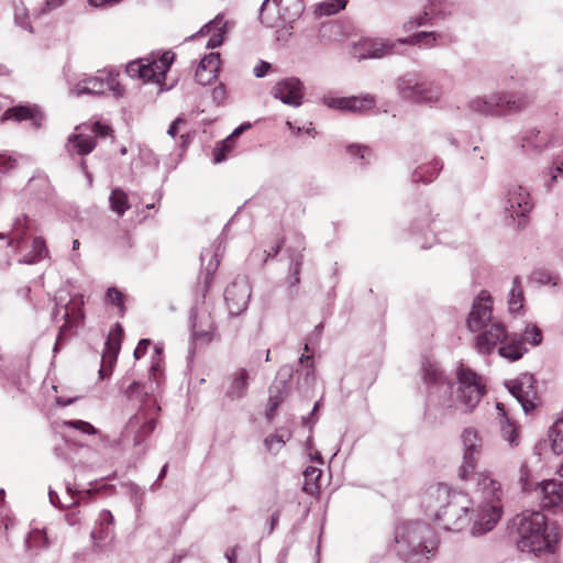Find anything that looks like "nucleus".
<instances>
[{"label":"nucleus","mask_w":563,"mask_h":563,"mask_svg":"<svg viewBox=\"0 0 563 563\" xmlns=\"http://www.w3.org/2000/svg\"><path fill=\"white\" fill-rule=\"evenodd\" d=\"M470 479L474 483L475 498L477 507L471 528V533L474 537L483 536L492 531L500 519L503 505L501 498L504 495L501 484L492 477L488 472L468 473Z\"/></svg>","instance_id":"obj_1"},{"label":"nucleus","mask_w":563,"mask_h":563,"mask_svg":"<svg viewBox=\"0 0 563 563\" xmlns=\"http://www.w3.org/2000/svg\"><path fill=\"white\" fill-rule=\"evenodd\" d=\"M426 505L428 509L434 510V520L448 531H461L471 521V499L464 493L451 492L446 485L430 487Z\"/></svg>","instance_id":"obj_2"},{"label":"nucleus","mask_w":563,"mask_h":563,"mask_svg":"<svg viewBox=\"0 0 563 563\" xmlns=\"http://www.w3.org/2000/svg\"><path fill=\"white\" fill-rule=\"evenodd\" d=\"M395 541L398 555L408 563H422L429 560V554H432L438 545L431 527L418 520L398 526Z\"/></svg>","instance_id":"obj_3"},{"label":"nucleus","mask_w":563,"mask_h":563,"mask_svg":"<svg viewBox=\"0 0 563 563\" xmlns=\"http://www.w3.org/2000/svg\"><path fill=\"white\" fill-rule=\"evenodd\" d=\"M517 532V548L521 552L538 555L542 551H552V543L547 534V518L540 511L526 510L512 520Z\"/></svg>","instance_id":"obj_4"},{"label":"nucleus","mask_w":563,"mask_h":563,"mask_svg":"<svg viewBox=\"0 0 563 563\" xmlns=\"http://www.w3.org/2000/svg\"><path fill=\"white\" fill-rule=\"evenodd\" d=\"M533 99L520 92L492 93L484 97H475L467 103V109L479 115H506L525 110Z\"/></svg>","instance_id":"obj_5"},{"label":"nucleus","mask_w":563,"mask_h":563,"mask_svg":"<svg viewBox=\"0 0 563 563\" xmlns=\"http://www.w3.org/2000/svg\"><path fill=\"white\" fill-rule=\"evenodd\" d=\"M303 10V0H264L260 20L267 27L285 25L296 21Z\"/></svg>","instance_id":"obj_6"},{"label":"nucleus","mask_w":563,"mask_h":563,"mask_svg":"<svg viewBox=\"0 0 563 563\" xmlns=\"http://www.w3.org/2000/svg\"><path fill=\"white\" fill-rule=\"evenodd\" d=\"M398 95L415 103H433L440 99V91L432 82L424 81L417 71H409L397 81Z\"/></svg>","instance_id":"obj_7"},{"label":"nucleus","mask_w":563,"mask_h":563,"mask_svg":"<svg viewBox=\"0 0 563 563\" xmlns=\"http://www.w3.org/2000/svg\"><path fill=\"white\" fill-rule=\"evenodd\" d=\"M485 394L481 377L472 369L461 366L457 369V400L467 410L474 409Z\"/></svg>","instance_id":"obj_8"},{"label":"nucleus","mask_w":563,"mask_h":563,"mask_svg":"<svg viewBox=\"0 0 563 563\" xmlns=\"http://www.w3.org/2000/svg\"><path fill=\"white\" fill-rule=\"evenodd\" d=\"M422 379L428 388V402H434V396L439 397L452 395L453 385L446 378L439 363L426 360L422 363Z\"/></svg>","instance_id":"obj_9"},{"label":"nucleus","mask_w":563,"mask_h":563,"mask_svg":"<svg viewBox=\"0 0 563 563\" xmlns=\"http://www.w3.org/2000/svg\"><path fill=\"white\" fill-rule=\"evenodd\" d=\"M536 378L532 374H521L516 379L506 383L509 393L520 404L525 413L534 410L538 400V390L536 386Z\"/></svg>","instance_id":"obj_10"},{"label":"nucleus","mask_w":563,"mask_h":563,"mask_svg":"<svg viewBox=\"0 0 563 563\" xmlns=\"http://www.w3.org/2000/svg\"><path fill=\"white\" fill-rule=\"evenodd\" d=\"M399 41L365 38L355 43L352 54L358 60L366 58H382L388 55L401 54Z\"/></svg>","instance_id":"obj_11"},{"label":"nucleus","mask_w":563,"mask_h":563,"mask_svg":"<svg viewBox=\"0 0 563 563\" xmlns=\"http://www.w3.org/2000/svg\"><path fill=\"white\" fill-rule=\"evenodd\" d=\"M251 298V286L245 277L235 278L224 290V300L231 316L246 310Z\"/></svg>","instance_id":"obj_12"},{"label":"nucleus","mask_w":563,"mask_h":563,"mask_svg":"<svg viewBox=\"0 0 563 563\" xmlns=\"http://www.w3.org/2000/svg\"><path fill=\"white\" fill-rule=\"evenodd\" d=\"M453 12V3L448 0H429L423 12L404 24L406 31L433 25L434 20H443Z\"/></svg>","instance_id":"obj_13"},{"label":"nucleus","mask_w":563,"mask_h":563,"mask_svg":"<svg viewBox=\"0 0 563 563\" xmlns=\"http://www.w3.org/2000/svg\"><path fill=\"white\" fill-rule=\"evenodd\" d=\"M463 443V463L460 467V476L462 479L468 477V473H472L477 464V461L482 453V440L478 433L473 428H466L462 432Z\"/></svg>","instance_id":"obj_14"},{"label":"nucleus","mask_w":563,"mask_h":563,"mask_svg":"<svg viewBox=\"0 0 563 563\" xmlns=\"http://www.w3.org/2000/svg\"><path fill=\"white\" fill-rule=\"evenodd\" d=\"M122 336L123 328L119 322H117L111 329L104 343V350L101 356V366L99 369V376L101 379L109 377L112 373L113 365L115 364L121 350Z\"/></svg>","instance_id":"obj_15"},{"label":"nucleus","mask_w":563,"mask_h":563,"mask_svg":"<svg viewBox=\"0 0 563 563\" xmlns=\"http://www.w3.org/2000/svg\"><path fill=\"white\" fill-rule=\"evenodd\" d=\"M492 317L493 308L490 305V296L487 291L482 290L473 302L466 325L470 331L477 332L488 325V322L492 321Z\"/></svg>","instance_id":"obj_16"},{"label":"nucleus","mask_w":563,"mask_h":563,"mask_svg":"<svg viewBox=\"0 0 563 563\" xmlns=\"http://www.w3.org/2000/svg\"><path fill=\"white\" fill-rule=\"evenodd\" d=\"M563 143V135L560 132L541 133L537 129H528L521 136V147L527 153H541L544 150L561 145Z\"/></svg>","instance_id":"obj_17"},{"label":"nucleus","mask_w":563,"mask_h":563,"mask_svg":"<svg viewBox=\"0 0 563 563\" xmlns=\"http://www.w3.org/2000/svg\"><path fill=\"white\" fill-rule=\"evenodd\" d=\"M508 339L506 327L499 322H492L475 338V346L478 353L489 355L495 349Z\"/></svg>","instance_id":"obj_18"},{"label":"nucleus","mask_w":563,"mask_h":563,"mask_svg":"<svg viewBox=\"0 0 563 563\" xmlns=\"http://www.w3.org/2000/svg\"><path fill=\"white\" fill-rule=\"evenodd\" d=\"M272 96L285 104L299 107L303 99V85L296 77L285 78L272 88Z\"/></svg>","instance_id":"obj_19"},{"label":"nucleus","mask_w":563,"mask_h":563,"mask_svg":"<svg viewBox=\"0 0 563 563\" xmlns=\"http://www.w3.org/2000/svg\"><path fill=\"white\" fill-rule=\"evenodd\" d=\"M506 210L511 218H526L533 209L529 191L521 185L511 186L507 194Z\"/></svg>","instance_id":"obj_20"},{"label":"nucleus","mask_w":563,"mask_h":563,"mask_svg":"<svg viewBox=\"0 0 563 563\" xmlns=\"http://www.w3.org/2000/svg\"><path fill=\"white\" fill-rule=\"evenodd\" d=\"M375 97L366 93L361 97H324L323 103L329 108L363 113L371 110L375 106Z\"/></svg>","instance_id":"obj_21"},{"label":"nucleus","mask_w":563,"mask_h":563,"mask_svg":"<svg viewBox=\"0 0 563 563\" xmlns=\"http://www.w3.org/2000/svg\"><path fill=\"white\" fill-rule=\"evenodd\" d=\"M155 418H147L143 408H140L139 411L133 415L126 423V430L135 433V445H140L155 430Z\"/></svg>","instance_id":"obj_22"},{"label":"nucleus","mask_w":563,"mask_h":563,"mask_svg":"<svg viewBox=\"0 0 563 563\" xmlns=\"http://www.w3.org/2000/svg\"><path fill=\"white\" fill-rule=\"evenodd\" d=\"M114 76L108 74L106 77L99 75L80 80L70 93L79 97L82 95L104 93L107 88H113Z\"/></svg>","instance_id":"obj_23"},{"label":"nucleus","mask_w":563,"mask_h":563,"mask_svg":"<svg viewBox=\"0 0 563 563\" xmlns=\"http://www.w3.org/2000/svg\"><path fill=\"white\" fill-rule=\"evenodd\" d=\"M114 534V517L110 510L103 509L99 512L97 522L90 532V538L95 547H100L101 542L111 540Z\"/></svg>","instance_id":"obj_24"},{"label":"nucleus","mask_w":563,"mask_h":563,"mask_svg":"<svg viewBox=\"0 0 563 563\" xmlns=\"http://www.w3.org/2000/svg\"><path fill=\"white\" fill-rule=\"evenodd\" d=\"M301 244H302V241L300 240L298 250L288 247L286 251L288 260H289L288 291L291 296L297 294V287L300 283V273H301L302 263H303L302 252L305 250V247Z\"/></svg>","instance_id":"obj_25"},{"label":"nucleus","mask_w":563,"mask_h":563,"mask_svg":"<svg viewBox=\"0 0 563 563\" xmlns=\"http://www.w3.org/2000/svg\"><path fill=\"white\" fill-rule=\"evenodd\" d=\"M220 54L219 53H210L206 55L200 63L195 73L196 81L202 86L209 85L213 79L217 78V74L220 69Z\"/></svg>","instance_id":"obj_26"},{"label":"nucleus","mask_w":563,"mask_h":563,"mask_svg":"<svg viewBox=\"0 0 563 563\" xmlns=\"http://www.w3.org/2000/svg\"><path fill=\"white\" fill-rule=\"evenodd\" d=\"M97 145L93 135L90 132L80 129L70 134L67 140V150L70 154L85 156L90 154Z\"/></svg>","instance_id":"obj_27"},{"label":"nucleus","mask_w":563,"mask_h":563,"mask_svg":"<svg viewBox=\"0 0 563 563\" xmlns=\"http://www.w3.org/2000/svg\"><path fill=\"white\" fill-rule=\"evenodd\" d=\"M227 25L228 22L224 21V14L219 13L212 21L205 24L198 34L203 35L212 32L208 40L207 47L213 49L222 45L227 33Z\"/></svg>","instance_id":"obj_28"},{"label":"nucleus","mask_w":563,"mask_h":563,"mask_svg":"<svg viewBox=\"0 0 563 563\" xmlns=\"http://www.w3.org/2000/svg\"><path fill=\"white\" fill-rule=\"evenodd\" d=\"M527 351L522 335L516 333H508V339L498 346V354L510 362L520 360Z\"/></svg>","instance_id":"obj_29"},{"label":"nucleus","mask_w":563,"mask_h":563,"mask_svg":"<svg viewBox=\"0 0 563 563\" xmlns=\"http://www.w3.org/2000/svg\"><path fill=\"white\" fill-rule=\"evenodd\" d=\"M249 372L245 368H239L232 374L224 397L230 401L243 399L249 390Z\"/></svg>","instance_id":"obj_30"},{"label":"nucleus","mask_w":563,"mask_h":563,"mask_svg":"<svg viewBox=\"0 0 563 563\" xmlns=\"http://www.w3.org/2000/svg\"><path fill=\"white\" fill-rule=\"evenodd\" d=\"M543 507L559 506L563 501V482L555 479L544 481L538 484Z\"/></svg>","instance_id":"obj_31"},{"label":"nucleus","mask_w":563,"mask_h":563,"mask_svg":"<svg viewBox=\"0 0 563 563\" xmlns=\"http://www.w3.org/2000/svg\"><path fill=\"white\" fill-rule=\"evenodd\" d=\"M292 368L283 366L277 373V377L269 387V398L278 404H283L288 395V379L290 378Z\"/></svg>","instance_id":"obj_32"},{"label":"nucleus","mask_w":563,"mask_h":563,"mask_svg":"<svg viewBox=\"0 0 563 563\" xmlns=\"http://www.w3.org/2000/svg\"><path fill=\"white\" fill-rule=\"evenodd\" d=\"M496 409L498 410L500 432L504 440H506L510 446H517L519 443L518 429L507 416L505 405L503 402H497Z\"/></svg>","instance_id":"obj_33"},{"label":"nucleus","mask_w":563,"mask_h":563,"mask_svg":"<svg viewBox=\"0 0 563 563\" xmlns=\"http://www.w3.org/2000/svg\"><path fill=\"white\" fill-rule=\"evenodd\" d=\"M444 34L438 32H418L407 38H398L399 48L401 49L405 45H421L428 48H431L437 45V41H442L444 38Z\"/></svg>","instance_id":"obj_34"},{"label":"nucleus","mask_w":563,"mask_h":563,"mask_svg":"<svg viewBox=\"0 0 563 563\" xmlns=\"http://www.w3.org/2000/svg\"><path fill=\"white\" fill-rule=\"evenodd\" d=\"M442 166L443 165L439 159H433L428 164L417 167L412 173V181L422 184L431 183L438 177Z\"/></svg>","instance_id":"obj_35"},{"label":"nucleus","mask_w":563,"mask_h":563,"mask_svg":"<svg viewBox=\"0 0 563 563\" xmlns=\"http://www.w3.org/2000/svg\"><path fill=\"white\" fill-rule=\"evenodd\" d=\"M209 258L208 264L205 267V278H203V286L201 289L202 296L206 295V292L209 290V287L213 280V275L217 272L220 261L218 258V255L213 253L211 250H205L201 255V262L202 264L205 261Z\"/></svg>","instance_id":"obj_36"},{"label":"nucleus","mask_w":563,"mask_h":563,"mask_svg":"<svg viewBox=\"0 0 563 563\" xmlns=\"http://www.w3.org/2000/svg\"><path fill=\"white\" fill-rule=\"evenodd\" d=\"M523 289L521 277L516 276L512 280V287L508 294V310L510 313H520L523 310Z\"/></svg>","instance_id":"obj_37"},{"label":"nucleus","mask_w":563,"mask_h":563,"mask_svg":"<svg viewBox=\"0 0 563 563\" xmlns=\"http://www.w3.org/2000/svg\"><path fill=\"white\" fill-rule=\"evenodd\" d=\"M125 398L129 401L141 404V408L150 401L148 393L145 390V386L136 380L131 382L128 387L123 390Z\"/></svg>","instance_id":"obj_38"},{"label":"nucleus","mask_w":563,"mask_h":563,"mask_svg":"<svg viewBox=\"0 0 563 563\" xmlns=\"http://www.w3.org/2000/svg\"><path fill=\"white\" fill-rule=\"evenodd\" d=\"M48 251L43 238L36 236L32 242V250L19 260L22 264H35L47 255Z\"/></svg>","instance_id":"obj_39"},{"label":"nucleus","mask_w":563,"mask_h":563,"mask_svg":"<svg viewBox=\"0 0 563 563\" xmlns=\"http://www.w3.org/2000/svg\"><path fill=\"white\" fill-rule=\"evenodd\" d=\"M110 209L119 217H122L129 209V198L121 188H114L109 197Z\"/></svg>","instance_id":"obj_40"},{"label":"nucleus","mask_w":563,"mask_h":563,"mask_svg":"<svg viewBox=\"0 0 563 563\" xmlns=\"http://www.w3.org/2000/svg\"><path fill=\"white\" fill-rule=\"evenodd\" d=\"M551 449L555 454L563 452V418L556 420L549 430Z\"/></svg>","instance_id":"obj_41"},{"label":"nucleus","mask_w":563,"mask_h":563,"mask_svg":"<svg viewBox=\"0 0 563 563\" xmlns=\"http://www.w3.org/2000/svg\"><path fill=\"white\" fill-rule=\"evenodd\" d=\"M192 338L196 342L201 344H207L212 341L214 327L212 323H209L207 328H202L197 323V318L194 319L192 324Z\"/></svg>","instance_id":"obj_42"},{"label":"nucleus","mask_w":563,"mask_h":563,"mask_svg":"<svg viewBox=\"0 0 563 563\" xmlns=\"http://www.w3.org/2000/svg\"><path fill=\"white\" fill-rule=\"evenodd\" d=\"M26 222L27 219L25 216H23L22 218H16L12 228L13 236L8 238L4 234H0V240H5L8 246L16 244V246L19 247L24 230L26 229Z\"/></svg>","instance_id":"obj_43"},{"label":"nucleus","mask_w":563,"mask_h":563,"mask_svg":"<svg viewBox=\"0 0 563 563\" xmlns=\"http://www.w3.org/2000/svg\"><path fill=\"white\" fill-rule=\"evenodd\" d=\"M234 141L230 136L216 144L213 148V163L219 164L227 159L228 154L232 151Z\"/></svg>","instance_id":"obj_44"},{"label":"nucleus","mask_w":563,"mask_h":563,"mask_svg":"<svg viewBox=\"0 0 563 563\" xmlns=\"http://www.w3.org/2000/svg\"><path fill=\"white\" fill-rule=\"evenodd\" d=\"M7 113H11L12 118H14L16 121H24V120L31 119V120H33V124L36 128L41 126V122L37 120L35 113H34V110L29 107H24V106L14 107V108L9 109L7 111Z\"/></svg>","instance_id":"obj_45"},{"label":"nucleus","mask_w":563,"mask_h":563,"mask_svg":"<svg viewBox=\"0 0 563 563\" xmlns=\"http://www.w3.org/2000/svg\"><path fill=\"white\" fill-rule=\"evenodd\" d=\"M84 129L87 132H90L96 140L98 136L106 137L111 134L112 130L109 125L102 124L99 121L92 123H86L79 126H76V131Z\"/></svg>","instance_id":"obj_46"},{"label":"nucleus","mask_w":563,"mask_h":563,"mask_svg":"<svg viewBox=\"0 0 563 563\" xmlns=\"http://www.w3.org/2000/svg\"><path fill=\"white\" fill-rule=\"evenodd\" d=\"M66 492L69 495L70 501L64 505L60 503L58 494L55 490L49 489L48 498L51 504L58 508L77 506L78 501L75 499V495L77 494V492L71 487L70 483L66 484Z\"/></svg>","instance_id":"obj_47"},{"label":"nucleus","mask_w":563,"mask_h":563,"mask_svg":"<svg viewBox=\"0 0 563 563\" xmlns=\"http://www.w3.org/2000/svg\"><path fill=\"white\" fill-rule=\"evenodd\" d=\"M144 70L143 73V80L145 81H159L162 78L165 77V74L157 65L156 60L144 63Z\"/></svg>","instance_id":"obj_48"},{"label":"nucleus","mask_w":563,"mask_h":563,"mask_svg":"<svg viewBox=\"0 0 563 563\" xmlns=\"http://www.w3.org/2000/svg\"><path fill=\"white\" fill-rule=\"evenodd\" d=\"M525 342L528 341L532 345L537 346L541 344L543 335L541 329L534 323H528L523 332Z\"/></svg>","instance_id":"obj_49"},{"label":"nucleus","mask_w":563,"mask_h":563,"mask_svg":"<svg viewBox=\"0 0 563 563\" xmlns=\"http://www.w3.org/2000/svg\"><path fill=\"white\" fill-rule=\"evenodd\" d=\"M106 302L115 306L121 314H123L124 307V298L123 294L115 287H110L106 294Z\"/></svg>","instance_id":"obj_50"},{"label":"nucleus","mask_w":563,"mask_h":563,"mask_svg":"<svg viewBox=\"0 0 563 563\" xmlns=\"http://www.w3.org/2000/svg\"><path fill=\"white\" fill-rule=\"evenodd\" d=\"M305 362H306V365H305L306 373H305L303 379H305V384L309 385V384H312L316 379V369H314L312 356L302 354L299 357V363L303 364Z\"/></svg>","instance_id":"obj_51"},{"label":"nucleus","mask_w":563,"mask_h":563,"mask_svg":"<svg viewBox=\"0 0 563 563\" xmlns=\"http://www.w3.org/2000/svg\"><path fill=\"white\" fill-rule=\"evenodd\" d=\"M64 426L76 429L84 434H96L98 430L88 421L84 420H68Z\"/></svg>","instance_id":"obj_52"},{"label":"nucleus","mask_w":563,"mask_h":563,"mask_svg":"<svg viewBox=\"0 0 563 563\" xmlns=\"http://www.w3.org/2000/svg\"><path fill=\"white\" fill-rule=\"evenodd\" d=\"M286 443L283 434H271L268 435L264 444L269 452L277 453Z\"/></svg>","instance_id":"obj_53"},{"label":"nucleus","mask_w":563,"mask_h":563,"mask_svg":"<svg viewBox=\"0 0 563 563\" xmlns=\"http://www.w3.org/2000/svg\"><path fill=\"white\" fill-rule=\"evenodd\" d=\"M144 68L143 60H134L126 65L125 71L131 78L143 79V73H145Z\"/></svg>","instance_id":"obj_54"},{"label":"nucleus","mask_w":563,"mask_h":563,"mask_svg":"<svg viewBox=\"0 0 563 563\" xmlns=\"http://www.w3.org/2000/svg\"><path fill=\"white\" fill-rule=\"evenodd\" d=\"M346 1L345 0H332L331 2L322 3V8L324 13L330 15L339 12L344 9Z\"/></svg>","instance_id":"obj_55"},{"label":"nucleus","mask_w":563,"mask_h":563,"mask_svg":"<svg viewBox=\"0 0 563 563\" xmlns=\"http://www.w3.org/2000/svg\"><path fill=\"white\" fill-rule=\"evenodd\" d=\"M530 470L526 463L521 464L519 468L518 482L521 485L522 490L527 492L530 489L529 486Z\"/></svg>","instance_id":"obj_56"},{"label":"nucleus","mask_w":563,"mask_h":563,"mask_svg":"<svg viewBox=\"0 0 563 563\" xmlns=\"http://www.w3.org/2000/svg\"><path fill=\"white\" fill-rule=\"evenodd\" d=\"M347 153L352 156H357L361 159H365L366 154L369 153V148L362 145L351 144L346 148Z\"/></svg>","instance_id":"obj_57"},{"label":"nucleus","mask_w":563,"mask_h":563,"mask_svg":"<svg viewBox=\"0 0 563 563\" xmlns=\"http://www.w3.org/2000/svg\"><path fill=\"white\" fill-rule=\"evenodd\" d=\"M174 54L170 52L164 53L157 62V65L163 70L164 74H166L174 60Z\"/></svg>","instance_id":"obj_58"},{"label":"nucleus","mask_w":563,"mask_h":563,"mask_svg":"<svg viewBox=\"0 0 563 563\" xmlns=\"http://www.w3.org/2000/svg\"><path fill=\"white\" fill-rule=\"evenodd\" d=\"M151 345L150 339H141L135 347L133 355L136 360H140L146 354L148 346Z\"/></svg>","instance_id":"obj_59"},{"label":"nucleus","mask_w":563,"mask_h":563,"mask_svg":"<svg viewBox=\"0 0 563 563\" xmlns=\"http://www.w3.org/2000/svg\"><path fill=\"white\" fill-rule=\"evenodd\" d=\"M16 165V161L11 158V157H7L4 155H0V174H3V173H7L11 169H13Z\"/></svg>","instance_id":"obj_60"},{"label":"nucleus","mask_w":563,"mask_h":563,"mask_svg":"<svg viewBox=\"0 0 563 563\" xmlns=\"http://www.w3.org/2000/svg\"><path fill=\"white\" fill-rule=\"evenodd\" d=\"M65 3V0H46L44 7L41 9L40 13L45 14L47 12L54 11L62 7Z\"/></svg>","instance_id":"obj_61"},{"label":"nucleus","mask_w":563,"mask_h":563,"mask_svg":"<svg viewBox=\"0 0 563 563\" xmlns=\"http://www.w3.org/2000/svg\"><path fill=\"white\" fill-rule=\"evenodd\" d=\"M271 69V64L264 60H261L253 69L254 76L256 78H263L268 70Z\"/></svg>","instance_id":"obj_62"},{"label":"nucleus","mask_w":563,"mask_h":563,"mask_svg":"<svg viewBox=\"0 0 563 563\" xmlns=\"http://www.w3.org/2000/svg\"><path fill=\"white\" fill-rule=\"evenodd\" d=\"M284 244V240L278 241L274 246L271 247L269 251L265 250L263 253L265 254L264 258L262 260L263 263L267 262V260L272 256H276Z\"/></svg>","instance_id":"obj_63"},{"label":"nucleus","mask_w":563,"mask_h":563,"mask_svg":"<svg viewBox=\"0 0 563 563\" xmlns=\"http://www.w3.org/2000/svg\"><path fill=\"white\" fill-rule=\"evenodd\" d=\"M303 475L307 481H317L321 476V471L314 466H308Z\"/></svg>","instance_id":"obj_64"}]
</instances>
